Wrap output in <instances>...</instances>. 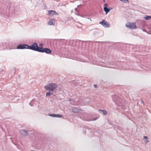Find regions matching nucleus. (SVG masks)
<instances>
[{
    "label": "nucleus",
    "mask_w": 151,
    "mask_h": 151,
    "mask_svg": "<svg viewBox=\"0 0 151 151\" xmlns=\"http://www.w3.org/2000/svg\"><path fill=\"white\" fill-rule=\"evenodd\" d=\"M141 101H142V104H144V103L143 101L142 100V99H141Z\"/></svg>",
    "instance_id": "nucleus-20"
},
{
    "label": "nucleus",
    "mask_w": 151,
    "mask_h": 151,
    "mask_svg": "<svg viewBox=\"0 0 151 151\" xmlns=\"http://www.w3.org/2000/svg\"><path fill=\"white\" fill-rule=\"evenodd\" d=\"M77 8H76L75 9V10H76H76H77Z\"/></svg>",
    "instance_id": "nucleus-25"
},
{
    "label": "nucleus",
    "mask_w": 151,
    "mask_h": 151,
    "mask_svg": "<svg viewBox=\"0 0 151 151\" xmlns=\"http://www.w3.org/2000/svg\"><path fill=\"white\" fill-rule=\"evenodd\" d=\"M27 45L20 44L17 46V49H27Z\"/></svg>",
    "instance_id": "nucleus-8"
},
{
    "label": "nucleus",
    "mask_w": 151,
    "mask_h": 151,
    "mask_svg": "<svg viewBox=\"0 0 151 151\" xmlns=\"http://www.w3.org/2000/svg\"><path fill=\"white\" fill-rule=\"evenodd\" d=\"M99 111H102L104 115H106L107 114V112L106 110L99 109Z\"/></svg>",
    "instance_id": "nucleus-16"
},
{
    "label": "nucleus",
    "mask_w": 151,
    "mask_h": 151,
    "mask_svg": "<svg viewBox=\"0 0 151 151\" xmlns=\"http://www.w3.org/2000/svg\"><path fill=\"white\" fill-rule=\"evenodd\" d=\"M148 139V137L147 136H144V139H146V140H144L146 144H147L149 142V141Z\"/></svg>",
    "instance_id": "nucleus-14"
},
{
    "label": "nucleus",
    "mask_w": 151,
    "mask_h": 151,
    "mask_svg": "<svg viewBox=\"0 0 151 151\" xmlns=\"http://www.w3.org/2000/svg\"><path fill=\"white\" fill-rule=\"evenodd\" d=\"M96 119H97L96 118V119H92L91 120H92V121H94V120H96Z\"/></svg>",
    "instance_id": "nucleus-22"
},
{
    "label": "nucleus",
    "mask_w": 151,
    "mask_h": 151,
    "mask_svg": "<svg viewBox=\"0 0 151 151\" xmlns=\"http://www.w3.org/2000/svg\"><path fill=\"white\" fill-rule=\"evenodd\" d=\"M20 133L24 137L28 136L29 133L25 129H21L20 130Z\"/></svg>",
    "instance_id": "nucleus-6"
},
{
    "label": "nucleus",
    "mask_w": 151,
    "mask_h": 151,
    "mask_svg": "<svg viewBox=\"0 0 151 151\" xmlns=\"http://www.w3.org/2000/svg\"><path fill=\"white\" fill-rule=\"evenodd\" d=\"M88 19H90V20H91V19H90V18H88Z\"/></svg>",
    "instance_id": "nucleus-26"
},
{
    "label": "nucleus",
    "mask_w": 151,
    "mask_h": 151,
    "mask_svg": "<svg viewBox=\"0 0 151 151\" xmlns=\"http://www.w3.org/2000/svg\"><path fill=\"white\" fill-rule=\"evenodd\" d=\"M144 18L146 20H149L151 19V16H146L144 17Z\"/></svg>",
    "instance_id": "nucleus-15"
},
{
    "label": "nucleus",
    "mask_w": 151,
    "mask_h": 151,
    "mask_svg": "<svg viewBox=\"0 0 151 151\" xmlns=\"http://www.w3.org/2000/svg\"><path fill=\"white\" fill-rule=\"evenodd\" d=\"M42 45H43V44H42H42H40V46H42Z\"/></svg>",
    "instance_id": "nucleus-21"
},
{
    "label": "nucleus",
    "mask_w": 151,
    "mask_h": 151,
    "mask_svg": "<svg viewBox=\"0 0 151 151\" xmlns=\"http://www.w3.org/2000/svg\"><path fill=\"white\" fill-rule=\"evenodd\" d=\"M40 48L41 47L38 46L37 44L36 43H34L31 46L27 45V49L39 52H40Z\"/></svg>",
    "instance_id": "nucleus-2"
},
{
    "label": "nucleus",
    "mask_w": 151,
    "mask_h": 151,
    "mask_svg": "<svg viewBox=\"0 0 151 151\" xmlns=\"http://www.w3.org/2000/svg\"><path fill=\"white\" fill-rule=\"evenodd\" d=\"M79 5H78V6H77L78 7H79Z\"/></svg>",
    "instance_id": "nucleus-28"
},
{
    "label": "nucleus",
    "mask_w": 151,
    "mask_h": 151,
    "mask_svg": "<svg viewBox=\"0 0 151 151\" xmlns=\"http://www.w3.org/2000/svg\"><path fill=\"white\" fill-rule=\"evenodd\" d=\"M107 3L105 4L104 7V10L106 12V14H107L110 11V8H108L107 7Z\"/></svg>",
    "instance_id": "nucleus-9"
},
{
    "label": "nucleus",
    "mask_w": 151,
    "mask_h": 151,
    "mask_svg": "<svg viewBox=\"0 0 151 151\" xmlns=\"http://www.w3.org/2000/svg\"><path fill=\"white\" fill-rule=\"evenodd\" d=\"M54 12H55V11H49L48 12V15L50 16H52L54 14Z\"/></svg>",
    "instance_id": "nucleus-12"
},
{
    "label": "nucleus",
    "mask_w": 151,
    "mask_h": 151,
    "mask_svg": "<svg viewBox=\"0 0 151 151\" xmlns=\"http://www.w3.org/2000/svg\"><path fill=\"white\" fill-rule=\"evenodd\" d=\"M110 8V9H112L111 8Z\"/></svg>",
    "instance_id": "nucleus-27"
},
{
    "label": "nucleus",
    "mask_w": 151,
    "mask_h": 151,
    "mask_svg": "<svg viewBox=\"0 0 151 151\" xmlns=\"http://www.w3.org/2000/svg\"><path fill=\"white\" fill-rule=\"evenodd\" d=\"M47 24L50 25H54V24L53 23L52 20L51 19L49 20V21L48 22Z\"/></svg>",
    "instance_id": "nucleus-13"
},
{
    "label": "nucleus",
    "mask_w": 151,
    "mask_h": 151,
    "mask_svg": "<svg viewBox=\"0 0 151 151\" xmlns=\"http://www.w3.org/2000/svg\"><path fill=\"white\" fill-rule=\"evenodd\" d=\"M50 92L51 91H49V92L46 93V96H50L52 94V93Z\"/></svg>",
    "instance_id": "nucleus-17"
},
{
    "label": "nucleus",
    "mask_w": 151,
    "mask_h": 151,
    "mask_svg": "<svg viewBox=\"0 0 151 151\" xmlns=\"http://www.w3.org/2000/svg\"><path fill=\"white\" fill-rule=\"evenodd\" d=\"M116 96H114L113 98H116ZM116 99L114 100V99H113V101L115 102V104L118 106H121L123 105V104L122 102V100L119 97H117Z\"/></svg>",
    "instance_id": "nucleus-3"
},
{
    "label": "nucleus",
    "mask_w": 151,
    "mask_h": 151,
    "mask_svg": "<svg viewBox=\"0 0 151 151\" xmlns=\"http://www.w3.org/2000/svg\"><path fill=\"white\" fill-rule=\"evenodd\" d=\"M126 26L127 28L131 29H136L135 24L134 23H131L129 22L127 23L126 24Z\"/></svg>",
    "instance_id": "nucleus-4"
},
{
    "label": "nucleus",
    "mask_w": 151,
    "mask_h": 151,
    "mask_svg": "<svg viewBox=\"0 0 151 151\" xmlns=\"http://www.w3.org/2000/svg\"><path fill=\"white\" fill-rule=\"evenodd\" d=\"M49 116L53 117H56L58 118L62 117L63 116L62 115L55 114H49Z\"/></svg>",
    "instance_id": "nucleus-11"
},
{
    "label": "nucleus",
    "mask_w": 151,
    "mask_h": 151,
    "mask_svg": "<svg viewBox=\"0 0 151 151\" xmlns=\"http://www.w3.org/2000/svg\"><path fill=\"white\" fill-rule=\"evenodd\" d=\"M81 109L76 107H73L72 109V110L73 112L76 113L78 112Z\"/></svg>",
    "instance_id": "nucleus-10"
},
{
    "label": "nucleus",
    "mask_w": 151,
    "mask_h": 151,
    "mask_svg": "<svg viewBox=\"0 0 151 151\" xmlns=\"http://www.w3.org/2000/svg\"><path fill=\"white\" fill-rule=\"evenodd\" d=\"M40 52H44L47 54H49L51 53L52 51L50 49L48 48H43L42 47H41Z\"/></svg>",
    "instance_id": "nucleus-5"
},
{
    "label": "nucleus",
    "mask_w": 151,
    "mask_h": 151,
    "mask_svg": "<svg viewBox=\"0 0 151 151\" xmlns=\"http://www.w3.org/2000/svg\"><path fill=\"white\" fill-rule=\"evenodd\" d=\"M44 87L46 90L52 92L58 87V85L55 83H51L45 86Z\"/></svg>",
    "instance_id": "nucleus-1"
},
{
    "label": "nucleus",
    "mask_w": 151,
    "mask_h": 151,
    "mask_svg": "<svg viewBox=\"0 0 151 151\" xmlns=\"http://www.w3.org/2000/svg\"><path fill=\"white\" fill-rule=\"evenodd\" d=\"M76 14L77 15H79L77 14V13H76Z\"/></svg>",
    "instance_id": "nucleus-24"
},
{
    "label": "nucleus",
    "mask_w": 151,
    "mask_h": 151,
    "mask_svg": "<svg viewBox=\"0 0 151 151\" xmlns=\"http://www.w3.org/2000/svg\"><path fill=\"white\" fill-rule=\"evenodd\" d=\"M120 1H127V2L129 1L128 0H120Z\"/></svg>",
    "instance_id": "nucleus-19"
},
{
    "label": "nucleus",
    "mask_w": 151,
    "mask_h": 151,
    "mask_svg": "<svg viewBox=\"0 0 151 151\" xmlns=\"http://www.w3.org/2000/svg\"><path fill=\"white\" fill-rule=\"evenodd\" d=\"M94 86L96 88V85H94Z\"/></svg>",
    "instance_id": "nucleus-23"
},
{
    "label": "nucleus",
    "mask_w": 151,
    "mask_h": 151,
    "mask_svg": "<svg viewBox=\"0 0 151 151\" xmlns=\"http://www.w3.org/2000/svg\"><path fill=\"white\" fill-rule=\"evenodd\" d=\"M54 14H55V15H58V13L56 12L55 11V12H54Z\"/></svg>",
    "instance_id": "nucleus-18"
},
{
    "label": "nucleus",
    "mask_w": 151,
    "mask_h": 151,
    "mask_svg": "<svg viewBox=\"0 0 151 151\" xmlns=\"http://www.w3.org/2000/svg\"><path fill=\"white\" fill-rule=\"evenodd\" d=\"M100 23L105 27H108L110 26V24L106 21L103 20Z\"/></svg>",
    "instance_id": "nucleus-7"
}]
</instances>
